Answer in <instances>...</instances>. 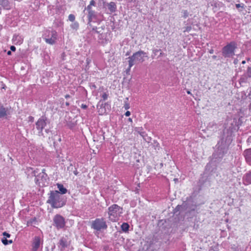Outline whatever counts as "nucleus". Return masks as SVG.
Returning a JSON list of instances; mask_svg holds the SVG:
<instances>
[{
    "label": "nucleus",
    "mask_w": 251,
    "mask_h": 251,
    "mask_svg": "<svg viewBox=\"0 0 251 251\" xmlns=\"http://www.w3.org/2000/svg\"><path fill=\"white\" fill-rule=\"evenodd\" d=\"M161 50L160 49H154L152 50V54L151 55V57L152 58H154V57L157 54V53L159 52V51H161Z\"/></svg>",
    "instance_id": "obj_28"
},
{
    "label": "nucleus",
    "mask_w": 251,
    "mask_h": 251,
    "mask_svg": "<svg viewBox=\"0 0 251 251\" xmlns=\"http://www.w3.org/2000/svg\"><path fill=\"white\" fill-rule=\"evenodd\" d=\"M101 97L102 98V100H105L108 98V95L106 93H104L102 95Z\"/></svg>",
    "instance_id": "obj_39"
},
{
    "label": "nucleus",
    "mask_w": 251,
    "mask_h": 251,
    "mask_svg": "<svg viewBox=\"0 0 251 251\" xmlns=\"http://www.w3.org/2000/svg\"><path fill=\"white\" fill-rule=\"evenodd\" d=\"M208 126L209 127H215L216 129H217V125L213 122L209 123Z\"/></svg>",
    "instance_id": "obj_35"
},
{
    "label": "nucleus",
    "mask_w": 251,
    "mask_h": 251,
    "mask_svg": "<svg viewBox=\"0 0 251 251\" xmlns=\"http://www.w3.org/2000/svg\"><path fill=\"white\" fill-rule=\"evenodd\" d=\"M91 226L92 228L97 231H100L107 228V225L104 218H96L92 221Z\"/></svg>",
    "instance_id": "obj_8"
},
{
    "label": "nucleus",
    "mask_w": 251,
    "mask_h": 251,
    "mask_svg": "<svg viewBox=\"0 0 251 251\" xmlns=\"http://www.w3.org/2000/svg\"><path fill=\"white\" fill-rule=\"evenodd\" d=\"M187 93L188 94H191V93L190 91H187Z\"/></svg>",
    "instance_id": "obj_62"
},
{
    "label": "nucleus",
    "mask_w": 251,
    "mask_h": 251,
    "mask_svg": "<svg viewBox=\"0 0 251 251\" xmlns=\"http://www.w3.org/2000/svg\"><path fill=\"white\" fill-rule=\"evenodd\" d=\"M49 179L47 174H38L35 178V182L40 186H45L48 184Z\"/></svg>",
    "instance_id": "obj_11"
},
{
    "label": "nucleus",
    "mask_w": 251,
    "mask_h": 251,
    "mask_svg": "<svg viewBox=\"0 0 251 251\" xmlns=\"http://www.w3.org/2000/svg\"><path fill=\"white\" fill-rule=\"evenodd\" d=\"M184 29L183 30L184 32H189L191 30L192 27L191 26H187L184 27Z\"/></svg>",
    "instance_id": "obj_34"
},
{
    "label": "nucleus",
    "mask_w": 251,
    "mask_h": 251,
    "mask_svg": "<svg viewBox=\"0 0 251 251\" xmlns=\"http://www.w3.org/2000/svg\"><path fill=\"white\" fill-rule=\"evenodd\" d=\"M183 208V206L180 205H178L174 209V212L176 213L178 211H179L181 210V209Z\"/></svg>",
    "instance_id": "obj_31"
},
{
    "label": "nucleus",
    "mask_w": 251,
    "mask_h": 251,
    "mask_svg": "<svg viewBox=\"0 0 251 251\" xmlns=\"http://www.w3.org/2000/svg\"><path fill=\"white\" fill-rule=\"evenodd\" d=\"M7 54L8 55H10L11 54V50H9L7 51Z\"/></svg>",
    "instance_id": "obj_57"
},
{
    "label": "nucleus",
    "mask_w": 251,
    "mask_h": 251,
    "mask_svg": "<svg viewBox=\"0 0 251 251\" xmlns=\"http://www.w3.org/2000/svg\"><path fill=\"white\" fill-rule=\"evenodd\" d=\"M0 5L4 9L9 10L11 8V5L8 0H0Z\"/></svg>",
    "instance_id": "obj_20"
},
{
    "label": "nucleus",
    "mask_w": 251,
    "mask_h": 251,
    "mask_svg": "<svg viewBox=\"0 0 251 251\" xmlns=\"http://www.w3.org/2000/svg\"><path fill=\"white\" fill-rule=\"evenodd\" d=\"M197 205L196 204H192V206H190L189 208L192 210H195L196 208L197 207Z\"/></svg>",
    "instance_id": "obj_43"
},
{
    "label": "nucleus",
    "mask_w": 251,
    "mask_h": 251,
    "mask_svg": "<svg viewBox=\"0 0 251 251\" xmlns=\"http://www.w3.org/2000/svg\"><path fill=\"white\" fill-rule=\"evenodd\" d=\"M74 174L75 175V176H77L78 174V172L76 169V168H75V170L74 171Z\"/></svg>",
    "instance_id": "obj_50"
},
{
    "label": "nucleus",
    "mask_w": 251,
    "mask_h": 251,
    "mask_svg": "<svg viewBox=\"0 0 251 251\" xmlns=\"http://www.w3.org/2000/svg\"><path fill=\"white\" fill-rule=\"evenodd\" d=\"M123 213V209L117 204H113L108 208V218L112 222H116Z\"/></svg>",
    "instance_id": "obj_3"
},
{
    "label": "nucleus",
    "mask_w": 251,
    "mask_h": 251,
    "mask_svg": "<svg viewBox=\"0 0 251 251\" xmlns=\"http://www.w3.org/2000/svg\"><path fill=\"white\" fill-rule=\"evenodd\" d=\"M248 78H251V67H248L246 73L245 74Z\"/></svg>",
    "instance_id": "obj_29"
},
{
    "label": "nucleus",
    "mask_w": 251,
    "mask_h": 251,
    "mask_svg": "<svg viewBox=\"0 0 251 251\" xmlns=\"http://www.w3.org/2000/svg\"><path fill=\"white\" fill-rule=\"evenodd\" d=\"M52 225L57 229L63 228L66 225L64 218L60 214H56L53 218Z\"/></svg>",
    "instance_id": "obj_9"
},
{
    "label": "nucleus",
    "mask_w": 251,
    "mask_h": 251,
    "mask_svg": "<svg viewBox=\"0 0 251 251\" xmlns=\"http://www.w3.org/2000/svg\"><path fill=\"white\" fill-rule=\"evenodd\" d=\"M12 113L11 106L4 107L3 104L0 103V119H8L11 117Z\"/></svg>",
    "instance_id": "obj_10"
},
{
    "label": "nucleus",
    "mask_w": 251,
    "mask_h": 251,
    "mask_svg": "<svg viewBox=\"0 0 251 251\" xmlns=\"http://www.w3.org/2000/svg\"><path fill=\"white\" fill-rule=\"evenodd\" d=\"M216 57H216V55H213V56H212V58H213V59H216Z\"/></svg>",
    "instance_id": "obj_60"
},
{
    "label": "nucleus",
    "mask_w": 251,
    "mask_h": 251,
    "mask_svg": "<svg viewBox=\"0 0 251 251\" xmlns=\"http://www.w3.org/2000/svg\"><path fill=\"white\" fill-rule=\"evenodd\" d=\"M71 27L72 29L76 30L79 28V24L77 22H75L71 25Z\"/></svg>",
    "instance_id": "obj_26"
},
{
    "label": "nucleus",
    "mask_w": 251,
    "mask_h": 251,
    "mask_svg": "<svg viewBox=\"0 0 251 251\" xmlns=\"http://www.w3.org/2000/svg\"><path fill=\"white\" fill-rule=\"evenodd\" d=\"M68 239V238L66 236L61 237L59 240L57 246L61 251H64L69 245Z\"/></svg>",
    "instance_id": "obj_14"
},
{
    "label": "nucleus",
    "mask_w": 251,
    "mask_h": 251,
    "mask_svg": "<svg viewBox=\"0 0 251 251\" xmlns=\"http://www.w3.org/2000/svg\"><path fill=\"white\" fill-rule=\"evenodd\" d=\"M81 108L83 109H86L88 108V106L85 104H82L81 105Z\"/></svg>",
    "instance_id": "obj_45"
},
{
    "label": "nucleus",
    "mask_w": 251,
    "mask_h": 251,
    "mask_svg": "<svg viewBox=\"0 0 251 251\" xmlns=\"http://www.w3.org/2000/svg\"><path fill=\"white\" fill-rule=\"evenodd\" d=\"M38 169H37L35 170H33V168L31 167L27 168L26 169L25 173L26 174L27 177H33L36 176V174L38 173Z\"/></svg>",
    "instance_id": "obj_18"
},
{
    "label": "nucleus",
    "mask_w": 251,
    "mask_h": 251,
    "mask_svg": "<svg viewBox=\"0 0 251 251\" xmlns=\"http://www.w3.org/2000/svg\"><path fill=\"white\" fill-rule=\"evenodd\" d=\"M47 118L46 116H42L40 118L36 123V128L39 130L38 133L39 135H42L43 130L47 125L46 121Z\"/></svg>",
    "instance_id": "obj_12"
},
{
    "label": "nucleus",
    "mask_w": 251,
    "mask_h": 251,
    "mask_svg": "<svg viewBox=\"0 0 251 251\" xmlns=\"http://www.w3.org/2000/svg\"><path fill=\"white\" fill-rule=\"evenodd\" d=\"M76 125V122L70 121L67 123V126L70 128H74Z\"/></svg>",
    "instance_id": "obj_25"
},
{
    "label": "nucleus",
    "mask_w": 251,
    "mask_h": 251,
    "mask_svg": "<svg viewBox=\"0 0 251 251\" xmlns=\"http://www.w3.org/2000/svg\"><path fill=\"white\" fill-rule=\"evenodd\" d=\"M235 6H236V7L237 8H241L242 9L244 8V4L243 3H242V4H239V3L236 4H235Z\"/></svg>",
    "instance_id": "obj_38"
},
{
    "label": "nucleus",
    "mask_w": 251,
    "mask_h": 251,
    "mask_svg": "<svg viewBox=\"0 0 251 251\" xmlns=\"http://www.w3.org/2000/svg\"><path fill=\"white\" fill-rule=\"evenodd\" d=\"M160 54H159V56H164L165 55V54L162 52L161 51H160Z\"/></svg>",
    "instance_id": "obj_54"
},
{
    "label": "nucleus",
    "mask_w": 251,
    "mask_h": 251,
    "mask_svg": "<svg viewBox=\"0 0 251 251\" xmlns=\"http://www.w3.org/2000/svg\"><path fill=\"white\" fill-rule=\"evenodd\" d=\"M208 52L210 54H213L214 52V50L213 49H211V50H209Z\"/></svg>",
    "instance_id": "obj_53"
},
{
    "label": "nucleus",
    "mask_w": 251,
    "mask_h": 251,
    "mask_svg": "<svg viewBox=\"0 0 251 251\" xmlns=\"http://www.w3.org/2000/svg\"><path fill=\"white\" fill-rule=\"evenodd\" d=\"M130 115V112L129 111H127L126 113H125V115L126 116V117H128V116H129Z\"/></svg>",
    "instance_id": "obj_51"
},
{
    "label": "nucleus",
    "mask_w": 251,
    "mask_h": 251,
    "mask_svg": "<svg viewBox=\"0 0 251 251\" xmlns=\"http://www.w3.org/2000/svg\"><path fill=\"white\" fill-rule=\"evenodd\" d=\"M128 120L129 122H132V119H131L130 118H128Z\"/></svg>",
    "instance_id": "obj_63"
},
{
    "label": "nucleus",
    "mask_w": 251,
    "mask_h": 251,
    "mask_svg": "<svg viewBox=\"0 0 251 251\" xmlns=\"http://www.w3.org/2000/svg\"><path fill=\"white\" fill-rule=\"evenodd\" d=\"M13 40L14 41H17V43L21 44L23 42V39L21 36L19 35H14L13 37Z\"/></svg>",
    "instance_id": "obj_23"
},
{
    "label": "nucleus",
    "mask_w": 251,
    "mask_h": 251,
    "mask_svg": "<svg viewBox=\"0 0 251 251\" xmlns=\"http://www.w3.org/2000/svg\"><path fill=\"white\" fill-rule=\"evenodd\" d=\"M42 244L43 241L41 240V237L39 236H35L32 242L31 251H37Z\"/></svg>",
    "instance_id": "obj_13"
},
{
    "label": "nucleus",
    "mask_w": 251,
    "mask_h": 251,
    "mask_svg": "<svg viewBox=\"0 0 251 251\" xmlns=\"http://www.w3.org/2000/svg\"><path fill=\"white\" fill-rule=\"evenodd\" d=\"M10 50L11 51H15L16 50V47L14 46H11L10 47Z\"/></svg>",
    "instance_id": "obj_49"
},
{
    "label": "nucleus",
    "mask_w": 251,
    "mask_h": 251,
    "mask_svg": "<svg viewBox=\"0 0 251 251\" xmlns=\"http://www.w3.org/2000/svg\"><path fill=\"white\" fill-rule=\"evenodd\" d=\"M47 202L53 208H58L65 205L66 200L57 190L50 191Z\"/></svg>",
    "instance_id": "obj_2"
},
{
    "label": "nucleus",
    "mask_w": 251,
    "mask_h": 251,
    "mask_svg": "<svg viewBox=\"0 0 251 251\" xmlns=\"http://www.w3.org/2000/svg\"><path fill=\"white\" fill-rule=\"evenodd\" d=\"M65 104H66V106H69V105H70V103H69V102H66L65 103Z\"/></svg>",
    "instance_id": "obj_58"
},
{
    "label": "nucleus",
    "mask_w": 251,
    "mask_h": 251,
    "mask_svg": "<svg viewBox=\"0 0 251 251\" xmlns=\"http://www.w3.org/2000/svg\"><path fill=\"white\" fill-rule=\"evenodd\" d=\"M57 33L55 30L46 29L44 31L42 37L46 42L50 45H54L56 43Z\"/></svg>",
    "instance_id": "obj_7"
},
{
    "label": "nucleus",
    "mask_w": 251,
    "mask_h": 251,
    "mask_svg": "<svg viewBox=\"0 0 251 251\" xmlns=\"http://www.w3.org/2000/svg\"><path fill=\"white\" fill-rule=\"evenodd\" d=\"M36 222V218H31L27 222V225L29 226Z\"/></svg>",
    "instance_id": "obj_30"
},
{
    "label": "nucleus",
    "mask_w": 251,
    "mask_h": 251,
    "mask_svg": "<svg viewBox=\"0 0 251 251\" xmlns=\"http://www.w3.org/2000/svg\"><path fill=\"white\" fill-rule=\"evenodd\" d=\"M86 9L88 11V12H90V11H93V10L92 9L91 6H90L89 5L87 6V7H86Z\"/></svg>",
    "instance_id": "obj_46"
},
{
    "label": "nucleus",
    "mask_w": 251,
    "mask_h": 251,
    "mask_svg": "<svg viewBox=\"0 0 251 251\" xmlns=\"http://www.w3.org/2000/svg\"><path fill=\"white\" fill-rule=\"evenodd\" d=\"M97 17L96 13L95 11H90L88 12V27H89L90 28H92V27H94L92 24L91 22L93 21V20L96 19Z\"/></svg>",
    "instance_id": "obj_16"
},
{
    "label": "nucleus",
    "mask_w": 251,
    "mask_h": 251,
    "mask_svg": "<svg viewBox=\"0 0 251 251\" xmlns=\"http://www.w3.org/2000/svg\"><path fill=\"white\" fill-rule=\"evenodd\" d=\"M68 19L71 22H74L75 20V16L74 14H70L68 17Z\"/></svg>",
    "instance_id": "obj_32"
},
{
    "label": "nucleus",
    "mask_w": 251,
    "mask_h": 251,
    "mask_svg": "<svg viewBox=\"0 0 251 251\" xmlns=\"http://www.w3.org/2000/svg\"><path fill=\"white\" fill-rule=\"evenodd\" d=\"M1 88L5 90L6 89V86L2 82H1Z\"/></svg>",
    "instance_id": "obj_48"
},
{
    "label": "nucleus",
    "mask_w": 251,
    "mask_h": 251,
    "mask_svg": "<svg viewBox=\"0 0 251 251\" xmlns=\"http://www.w3.org/2000/svg\"><path fill=\"white\" fill-rule=\"evenodd\" d=\"M103 29H104L102 27L100 28L95 26L92 27L90 30V32H92V34L97 33L99 34L98 37V42L99 44L101 45H105L109 41V39L107 38V35L108 34L109 35V33L107 32H103L102 30Z\"/></svg>",
    "instance_id": "obj_6"
},
{
    "label": "nucleus",
    "mask_w": 251,
    "mask_h": 251,
    "mask_svg": "<svg viewBox=\"0 0 251 251\" xmlns=\"http://www.w3.org/2000/svg\"><path fill=\"white\" fill-rule=\"evenodd\" d=\"M65 98L66 99H68V98H70V96L69 95V94H67L65 96Z\"/></svg>",
    "instance_id": "obj_55"
},
{
    "label": "nucleus",
    "mask_w": 251,
    "mask_h": 251,
    "mask_svg": "<svg viewBox=\"0 0 251 251\" xmlns=\"http://www.w3.org/2000/svg\"><path fill=\"white\" fill-rule=\"evenodd\" d=\"M146 53L143 50H139L133 53V54L128 57L129 68L127 70H130L132 66L136 63H142L144 61V57Z\"/></svg>",
    "instance_id": "obj_5"
},
{
    "label": "nucleus",
    "mask_w": 251,
    "mask_h": 251,
    "mask_svg": "<svg viewBox=\"0 0 251 251\" xmlns=\"http://www.w3.org/2000/svg\"><path fill=\"white\" fill-rule=\"evenodd\" d=\"M186 201L187 202L188 204H189L190 202H193V197L192 196H190L187 198Z\"/></svg>",
    "instance_id": "obj_37"
},
{
    "label": "nucleus",
    "mask_w": 251,
    "mask_h": 251,
    "mask_svg": "<svg viewBox=\"0 0 251 251\" xmlns=\"http://www.w3.org/2000/svg\"><path fill=\"white\" fill-rule=\"evenodd\" d=\"M2 234L4 236L6 237V238H9L10 237V234L5 231L3 232Z\"/></svg>",
    "instance_id": "obj_42"
},
{
    "label": "nucleus",
    "mask_w": 251,
    "mask_h": 251,
    "mask_svg": "<svg viewBox=\"0 0 251 251\" xmlns=\"http://www.w3.org/2000/svg\"><path fill=\"white\" fill-rule=\"evenodd\" d=\"M96 5V2L94 0H91L89 5L90 6H95Z\"/></svg>",
    "instance_id": "obj_44"
},
{
    "label": "nucleus",
    "mask_w": 251,
    "mask_h": 251,
    "mask_svg": "<svg viewBox=\"0 0 251 251\" xmlns=\"http://www.w3.org/2000/svg\"><path fill=\"white\" fill-rule=\"evenodd\" d=\"M248 77L247 76V75H245L244 74L241 76L239 80V83L241 85L242 83H246L248 81Z\"/></svg>",
    "instance_id": "obj_24"
},
{
    "label": "nucleus",
    "mask_w": 251,
    "mask_h": 251,
    "mask_svg": "<svg viewBox=\"0 0 251 251\" xmlns=\"http://www.w3.org/2000/svg\"><path fill=\"white\" fill-rule=\"evenodd\" d=\"M129 226L127 223H124L121 225V229L124 232H127L129 230Z\"/></svg>",
    "instance_id": "obj_22"
},
{
    "label": "nucleus",
    "mask_w": 251,
    "mask_h": 251,
    "mask_svg": "<svg viewBox=\"0 0 251 251\" xmlns=\"http://www.w3.org/2000/svg\"><path fill=\"white\" fill-rule=\"evenodd\" d=\"M39 174H47L46 173V170L45 169H43L42 170V172L41 173H40Z\"/></svg>",
    "instance_id": "obj_52"
},
{
    "label": "nucleus",
    "mask_w": 251,
    "mask_h": 251,
    "mask_svg": "<svg viewBox=\"0 0 251 251\" xmlns=\"http://www.w3.org/2000/svg\"><path fill=\"white\" fill-rule=\"evenodd\" d=\"M237 48V44L235 41L227 43L222 50V55L225 58H233L235 55V51Z\"/></svg>",
    "instance_id": "obj_4"
},
{
    "label": "nucleus",
    "mask_w": 251,
    "mask_h": 251,
    "mask_svg": "<svg viewBox=\"0 0 251 251\" xmlns=\"http://www.w3.org/2000/svg\"><path fill=\"white\" fill-rule=\"evenodd\" d=\"M57 188H58L59 190L60 194H65L67 192V189L65 188L63 184L57 183Z\"/></svg>",
    "instance_id": "obj_21"
},
{
    "label": "nucleus",
    "mask_w": 251,
    "mask_h": 251,
    "mask_svg": "<svg viewBox=\"0 0 251 251\" xmlns=\"http://www.w3.org/2000/svg\"><path fill=\"white\" fill-rule=\"evenodd\" d=\"M182 13H183V16L184 18H186L188 17L189 13L188 11L186 10H183L182 11Z\"/></svg>",
    "instance_id": "obj_33"
},
{
    "label": "nucleus",
    "mask_w": 251,
    "mask_h": 251,
    "mask_svg": "<svg viewBox=\"0 0 251 251\" xmlns=\"http://www.w3.org/2000/svg\"><path fill=\"white\" fill-rule=\"evenodd\" d=\"M233 131L232 129L225 128L220 136L219 141L215 146V150L212 154V159L207 164L208 169L210 166H216L221 161L224 156L228 153L229 146L233 140Z\"/></svg>",
    "instance_id": "obj_1"
},
{
    "label": "nucleus",
    "mask_w": 251,
    "mask_h": 251,
    "mask_svg": "<svg viewBox=\"0 0 251 251\" xmlns=\"http://www.w3.org/2000/svg\"><path fill=\"white\" fill-rule=\"evenodd\" d=\"M91 61V60L90 58H87V59L86 60V63L87 65H88L90 63Z\"/></svg>",
    "instance_id": "obj_47"
},
{
    "label": "nucleus",
    "mask_w": 251,
    "mask_h": 251,
    "mask_svg": "<svg viewBox=\"0 0 251 251\" xmlns=\"http://www.w3.org/2000/svg\"><path fill=\"white\" fill-rule=\"evenodd\" d=\"M106 6L107 7L111 13H114L116 11L117 6L114 2L112 1L107 3Z\"/></svg>",
    "instance_id": "obj_19"
},
{
    "label": "nucleus",
    "mask_w": 251,
    "mask_h": 251,
    "mask_svg": "<svg viewBox=\"0 0 251 251\" xmlns=\"http://www.w3.org/2000/svg\"><path fill=\"white\" fill-rule=\"evenodd\" d=\"M89 86L91 89H95L97 88L96 85L93 83H90L89 84Z\"/></svg>",
    "instance_id": "obj_40"
},
{
    "label": "nucleus",
    "mask_w": 251,
    "mask_h": 251,
    "mask_svg": "<svg viewBox=\"0 0 251 251\" xmlns=\"http://www.w3.org/2000/svg\"><path fill=\"white\" fill-rule=\"evenodd\" d=\"M242 63L243 64H245L246 63V61H245V60L242 61Z\"/></svg>",
    "instance_id": "obj_61"
},
{
    "label": "nucleus",
    "mask_w": 251,
    "mask_h": 251,
    "mask_svg": "<svg viewBox=\"0 0 251 251\" xmlns=\"http://www.w3.org/2000/svg\"><path fill=\"white\" fill-rule=\"evenodd\" d=\"M246 162L251 165V148L245 150L243 152Z\"/></svg>",
    "instance_id": "obj_17"
},
{
    "label": "nucleus",
    "mask_w": 251,
    "mask_h": 251,
    "mask_svg": "<svg viewBox=\"0 0 251 251\" xmlns=\"http://www.w3.org/2000/svg\"><path fill=\"white\" fill-rule=\"evenodd\" d=\"M250 140H251V137L248 138V141H250Z\"/></svg>",
    "instance_id": "obj_64"
},
{
    "label": "nucleus",
    "mask_w": 251,
    "mask_h": 251,
    "mask_svg": "<svg viewBox=\"0 0 251 251\" xmlns=\"http://www.w3.org/2000/svg\"><path fill=\"white\" fill-rule=\"evenodd\" d=\"M142 130V128H141V130ZM138 133L140 134V135L145 139V140L147 141V139L146 137L147 136V134L145 131H138Z\"/></svg>",
    "instance_id": "obj_27"
},
{
    "label": "nucleus",
    "mask_w": 251,
    "mask_h": 251,
    "mask_svg": "<svg viewBox=\"0 0 251 251\" xmlns=\"http://www.w3.org/2000/svg\"><path fill=\"white\" fill-rule=\"evenodd\" d=\"M1 242L4 245H8V240L6 239V237H3V238H2Z\"/></svg>",
    "instance_id": "obj_36"
},
{
    "label": "nucleus",
    "mask_w": 251,
    "mask_h": 251,
    "mask_svg": "<svg viewBox=\"0 0 251 251\" xmlns=\"http://www.w3.org/2000/svg\"><path fill=\"white\" fill-rule=\"evenodd\" d=\"M242 182L245 185L251 184V170L248 171L243 175Z\"/></svg>",
    "instance_id": "obj_15"
},
{
    "label": "nucleus",
    "mask_w": 251,
    "mask_h": 251,
    "mask_svg": "<svg viewBox=\"0 0 251 251\" xmlns=\"http://www.w3.org/2000/svg\"><path fill=\"white\" fill-rule=\"evenodd\" d=\"M13 241L12 240H8V244L12 243Z\"/></svg>",
    "instance_id": "obj_56"
},
{
    "label": "nucleus",
    "mask_w": 251,
    "mask_h": 251,
    "mask_svg": "<svg viewBox=\"0 0 251 251\" xmlns=\"http://www.w3.org/2000/svg\"><path fill=\"white\" fill-rule=\"evenodd\" d=\"M129 104L126 102H125V104L124 105V108L125 109L127 110L129 108Z\"/></svg>",
    "instance_id": "obj_41"
},
{
    "label": "nucleus",
    "mask_w": 251,
    "mask_h": 251,
    "mask_svg": "<svg viewBox=\"0 0 251 251\" xmlns=\"http://www.w3.org/2000/svg\"><path fill=\"white\" fill-rule=\"evenodd\" d=\"M29 118L30 119L31 121L33 119V117L32 116H30Z\"/></svg>",
    "instance_id": "obj_59"
}]
</instances>
